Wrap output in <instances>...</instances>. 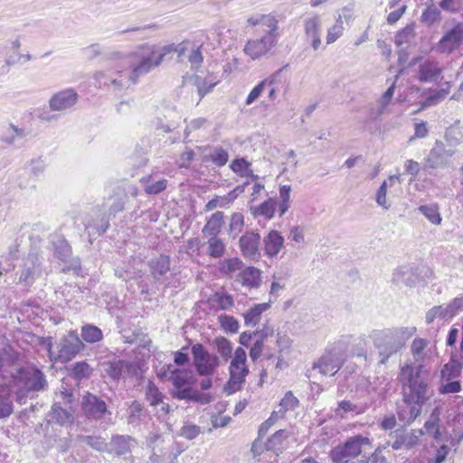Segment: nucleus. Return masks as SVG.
Returning a JSON list of instances; mask_svg holds the SVG:
<instances>
[{"label": "nucleus", "mask_w": 463, "mask_h": 463, "mask_svg": "<svg viewBox=\"0 0 463 463\" xmlns=\"http://www.w3.org/2000/svg\"><path fill=\"white\" fill-rule=\"evenodd\" d=\"M416 333L414 326H399L372 330L368 337L377 351L379 364H386L388 360L400 353L407 341Z\"/></svg>", "instance_id": "f257e3e1"}, {"label": "nucleus", "mask_w": 463, "mask_h": 463, "mask_svg": "<svg viewBox=\"0 0 463 463\" xmlns=\"http://www.w3.org/2000/svg\"><path fill=\"white\" fill-rule=\"evenodd\" d=\"M423 365L405 364L401 369V375L405 378L408 392L404 391V402L407 405H424L431 395L428 383L422 376Z\"/></svg>", "instance_id": "f03ea898"}, {"label": "nucleus", "mask_w": 463, "mask_h": 463, "mask_svg": "<svg viewBox=\"0 0 463 463\" xmlns=\"http://www.w3.org/2000/svg\"><path fill=\"white\" fill-rule=\"evenodd\" d=\"M42 344L45 345L51 361L66 364L78 354L84 351L86 346L76 330H70L56 343L52 344V337H43Z\"/></svg>", "instance_id": "7ed1b4c3"}, {"label": "nucleus", "mask_w": 463, "mask_h": 463, "mask_svg": "<svg viewBox=\"0 0 463 463\" xmlns=\"http://www.w3.org/2000/svg\"><path fill=\"white\" fill-rule=\"evenodd\" d=\"M13 378L14 383L23 388L17 394L19 403L23 402L25 393L43 392L49 386L45 373L33 362H26L19 366Z\"/></svg>", "instance_id": "20e7f679"}, {"label": "nucleus", "mask_w": 463, "mask_h": 463, "mask_svg": "<svg viewBox=\"0 0 463 463\" xmlns=\"http://www.w3.org/2000/svg\"><path fill=\"white\" fill-rule=\"evenodd\" d=\"M174 389L171 394L177 400H184L186 402H201L207 404L211 402L209 394L202 393L197 390L193 389L192 385L194 383L193 373L189 369H173L169 376Z\"/></svg>", "instance_id": "39448f33"}, {"label": "nucleus", "mask_w": 463, "mask_h": 463, "mask_svg": "<svg viewBox=\"0 0 463 463\" xmlns=\"http://www.w3.org/2000/svg\"><path fill=\"white\" fill-rule=\"evenodd\" d=\"M164 60V54L155 52L150 46H145L135 52L130 61V78L135 84L137 79L157 67Z\"/></svg>", "instance_id": "423d86ee"}, {"label": "nucleus", "mask_w": 463, "mask_h": 463, "mask_svg": "<svg viewBox=\"0 0 463 463\" xmlns=\"http://www.w3.org/2000/svg\"><path fill=\"white\" fill-rule=\"evenodd\" d=\"M345 348L342 344H335L326 349L325 354L316 362L312 369H318L324 375H335L345 361Z\"/></svg>", "instance_id": "0eeeda50"}, {"label": "nucleus", "mask_w": 463, "mask_h": 463, "mask_svg": "<svg viewBox=\"0 0 463 463\" xmlns=\"http://www.w3.org/2000/svg\"><path fill=\"white\" fill-rule=\"evenodd\" d=\"M191 352L194 359V366L201 376L213 375L219 366L220 360L215 354H211L201 343L192 345Z\"/></svg>", "instance_id": "6e6552de"}, {"label": "nucleus", "mask_w": 463, "mask_h": 463, "mask_svg": "<svg viewBox=\"0 0 463 463\" xmlns=\"http://www.w3.org/2000/svg\"><path fill=\"white\" fill-rule=\"evenodd\" d=\"M84 232L90 244L103 235L110 226L109 217L99 208L92 209L83 220Z\"/></svg>", "instance_id": "1a4fd4ad"}, {"label": "nucleus", "mask_w": 463, "mask_h": 463, "mask_svg": "<svg viewBox=\"0 0 463 463\" xmlns=\"http://www.w3.org/2000/svg\"><path fill=\"white\" fill-rule=\"evenodd\" d=\"M367 442V438L361 436L352 437L343 445L333 449L330 452V457L335 463H347L350 458H354L361 453L362 445Z\"/></svg>", "instance_id": "9d476101"}, {"label": "nucleus", "mask_w": 463, "mask_h": 463, "mask_svg": "<svg viewBox=\"0 0 463 463\" xmlns=\"http://www.w3.org/2000/svg\"><path fill=\"white\" fill-rule=\"evenodd\" d=\"M463 310V298L457 297L447 306H434L426 313V323H433L436 318L449 321Z\"/></svg>", "instance_id": "9b49d317"}, {"label": "nucleus", "mask_w": 463, "mask_h": 463, "mask_svg": "<svg viewBox=\"0 0 463 463\" xmlns=\"http://www.w3.org/2000/svg\"><path fill=\"white\" fill-rule=\"evenodd\" d=\"M54 256L68 266L62 269V272L73 270L78 272L80 270V260L79 258L72 257V250L67 240L63 236H58L53 241Z\"/></svg>", "instance_id": "f8f14e48"}, {"label": "nucleus", "mask_w": 463, "mask_h": 463, "mask_svg": "<svg viewBox=\"0 0 463 463\" xmlns=\"http://www.w3.org/2000/svg\"><path fill=\"white\" fill-rule=\"evenodd\" d=\"M43 274V265L37 255H29L19 271L18 283L31 287Z\"/></svg>", "instance_id": "ddd939ff"}, {"label": "nucleus", "mask_w": 463, "mask_h": 463, "mask_svg": "<svg viewBox=\"0 0 463 463\" xmlns=\"http://www.w3.org/2000/svg\"><path fill=\"white\" fill-rule=\"evenodd\" d=\"M423 434L421 430L397 429L390 433V437L393 439L389 443L393 450L404 449H411L420 442V437Z\"/></svg>", "instance_id": "4468645a"}, {"label": "nucleus", "mask_w": 463, "mask_h": 463, "mask_svg": "<svg viewBox=\"0 0 463 463\" xmlns=\"http://www.w3.org/2000/svg\"><path fill=\"white\" fill-rule=\"evenodd\" d=\"M260 234L258 232H246L239 240L242 256L251 261H259L261 258Z\"/></svg>", "instance_id": "2eb2a0df"}, {"label": "nucleus", "mask_w": 463, "mask_h": 463, "mask_svg": "<svg viewBox=\"0 0 463 463\" xmlns=\"http://www.w3.org/2000/svg\"><path fill=\"white\" fill-rule=\"evenodd\" d=\"M423 272L427 276L430 271L424 266H402L393 271L392 280L397 286L404 285L412 288L420 281V274Z\"/></svg>", "instance_id": "dca6fc26"}, {"label": "nucleus", "mask_w": 463, "mask_h": 463, "mask_svg": "<svg viewBox=\"0 0 463 463\" xmlns=\"http://www.w3.org/2000/svg\"><path fill=\"white\" fill-rule=\"evenodd\" d=\"M278 43L276 36L264 34L260 39L249 40L244 47V52L252 60L266 56Z\"/></svg>", "instance_id": "f3484780"}, {"label": "nucleus", "mask_w": 463, "mask_h": 463, "mask_svg": "<svg viewBox=\"0 0 463 463\" xmlns=\"http://www.w3.org/2000/svg\"><path fill=\"white\" fill-rule=\"evenodd\" d=\"M79 95L72 88L55 92L48 101L51 111L64 112L71 109L78 102Z\"/></svg>", "instance_id": "a211bd4d"}, {"label": "nucleus", "mask_w": 463, "mask_h": 463, "mask_svg": "<svg viewBox=\"0 0 463 463\" xmlns=\"http://www.w3.org/2000/svg\"><path fill=\"white\" fill-rule=\"evenodd\" d=\"M463 41V23H458L448 30L437 44V52L449 54L457 50Z\"/></svg>", "instance_id": "6ab92c4d"}, {"label": "nucleus", "mask_w": 463, "mask_h": 463, "mask_svg": "<svg viewBox=\"0 0 463 463\" xmlns=\"http://www.w3.org/2000/svg\"><path fill=\"white\" fill-rule=\"evenodd\" d=\"M305 39L314 51L321 46L322 20L318 14L307 17L303 21Z\"/></svg>", "instance_id": "aec40b11"}, {"label": "nucleus", "mask_w": 463, "mask_h": 463, "mask_svg": "<svg viewBox=\"0 0 463 463\" xmlns=\"http://www.w3.org/2000/svg\"><path fill=\"white\" fill-rule=\"evenodd\" d=\"M99 367L101 375L104 378H108L114 383H118L124 378L125 373L129 371L131 364L126 360L114 359L100 363Z\"/></svg>", "instance_id": "412c9836"}, {"label": "nucleus", "mask_w": 463, "mask_h": 463, "mask_svg": "<svg viewBox=\"0 0 463 463\" xmlns=\"http://www.w3.org/2000/svg\"><path fill=\"white\" fill-rule=\"evenodd\" d=\"M455 154V150L446 149L441 141H436L435 146L430 151L425 159L424 168L435 169L449 163V159Z\"/></svg>", "instance_id": "4be33fe9"}, {"label": "nucleus", "mask_w": 463, "mask_h": 463, "mask_svg": "<svg viewBox=\"0 0 463 463\" xmlns=\"http://www.w3.org/2000/svg\"><path fill=\"white\" fill-rule=\"evenodd\" d=\"M202 152V162L212 163L217 167L224 166L229 160V153L220 146H203L198 147Z\"/></svg>", "instance_id": "5701e85b"}, {"label": "nucleus", "mask_w": 463, "mask_h": 463, "mask_svg": "<svg viewBox=\"0 0 463 463\" xmlns=\"http://www.w3.org/2000/svg\"><path fill=\"white\" fill-rule=\"evenodd\" d=\"M442 78V68L433 60H425L418 68V80L420 82H437Z\"/></svg>", "instance_id": "b1692460"}, {"label": "nucleus", "mask_w": 463, "mask_h": 463, "mask_svg": "<svg viewBox=\"0 0 463 463\" xmlns=\"http://www.w3.org/2000/svg\"><path fill=\"white\" fill-rule=\"evenodd\" d=\"M249 373V369L246 365L241 364H230V379L224 385V392L228 394H232L241 388V385L245 382V377Z\"/></svg>", "instance_id": "393cba45"}, {"label": "nucleus", "mask_w": 463, "mask_h": 463, "mask_svg": "<svg viewBox=\"0 0 463 463\" xmlns=\"http://www.w3.org/2000/svg\"><path fill=\"white\" fill-rule=\"evenodd\" d=\"M288 438V432L286 430H279L266 442H262L264 451H270L279 456L287 449Z\"/></svg>", "instance_id": "a878e982"}, {"label": "nucleus", "mask_w": 463, "mask_h": 463, "mask_svg": "<svg viewBox=\"0 0 463 463\" xmlns=\"http://www.w3.org/2000/svg\"><path fill=\"white\" fill-rule=\"evenodd\" d=\"M147 265L154 279L159 280L170 270V257L168 255L161 254L159 256L151 258L148 260Z\"/></svg>", "instance_id": "bb28decb"}, {"label": "nucleus", "mask_w": 463, "mask_h": 463, "mask_svg": "<svg viewBox=\"0 0 463 463\" xmlns=\"http://www.w3.org/2000/svg\"><path fill=\"white\" fill-rule=\"evenodd\" d=\"M263 243L265 254L273 258L283 247L284 238L278 231L272 230L264 237Z\"/></svg>", "instance_id": "cd10ccee"}, {"label": "nucleus", "mask_w": 463, "mask_h": 463, "mask_svg": "<svg viewBox=\"0 0 463 463\" xmlns=\"http://www.w3.org/2000/svg\"><path fill=\"white\" fill-rule=\"evenodd\" d=\"M117 74L118 77L116 78H108L106 77L105 72L97 71L94 75L95 79L101 83L102 79H105L103 84L108 85L109 81L116 90H123L129 87L130 83H132V78H130V73H126L122 71H118Z\"/></svg>", "instance_id": "c85d7f7f"}, {"label": "nucleus", "mask_w": 463, "mask_h": 463, "mask_svg": "<svg viewBox=\"0 0 463 463\" xmlns=\"http://www.w3.org/2000/svg\"><path fill=\"white\" fill-rule=\"evenodd\" d=\"M29 132L24 128H20L13 123H9L4 128L0 135V140L8 146H14L17 140L24 138L28 136Z\"/></svg>", "instance_id": "c756f323"}, {"label": "nucleus", "mask_w": 463, "mask_h": 463, "mask_svg": "<svg viewBox=\"0 0 463 463\" xmlns=\"http://www.w3.org/2000/svg\"><path fill=\"white\" fill-rule=\"evenodd\" d=\"M463 364L457 354H451L449 362L445 364L440 371L441 379L452 380L460 376Z\"/></svg>", "instance_id": "7c9ffc66"}, {"label": "nucleus", "mask_w": 463, "mask_h": 463, "mask_svg": "<svg viewBox=\"0 0 463 463\" xmlns=\"http://www.w3.org/2000/svg\"><path fill=\"white\" fill-rule=\"evenodd\" d=\"M277 412H273L271 416L264 421L259 428L258 437L252 443L250 451L254 457L260 456L264 452V447L262 444V438L269 431V428L274 424L276 420Z\"/></svg>", "instance_id": "2f4dec72"}, {"label": "nucleus", "mask_w": 463, "mask_h": 463, "mask_svg": "<svg viewBox=\"0 0 463 463\" xmlns=\"http://www.w3.org/2000/svg\"><path fill=\"white\" fill-rule=\"evenodd\" d=\"M178 453H173L165 446H154L147 463H178Z\"/></svg>", "instance_id": "473e14b6"}, {"label": "nucleus", "mask_w": 463, "mask_h": 463, "mask_svg": "<svg viewBox=\"0 0 463 463\" xmlns=\"http://www.w3.org/2000/svg\"><path fill=\"white\" fill-rule=\"evenodd\" d=\"M271 300L266 303L255 304L248 309L244 314V323L248 326H255L260 320L263 312L270 307Z\"/></svg>", "instance_id": "72a5a7b5"}, {"label": "nucleus", "mask_w": 463, "mask_h": 463, "mask_svg": "<svg viewBox=\"0 0 463 463\" xmlns=\"http://www.w3.org/2000/svg\"><path fill=\"white\" fill-rule=\"evenodd\" d=\"M239 277L243 286L257 288L261 281V271L255 267L250 266L242 269Z\"/></svg>", "instance_id": "f704fd0d"}, {"label": "nucleus", "mask_w": 463, "mask_h": 463, "mask_svg": "<svg viewBox=\"0 0 463 463\" xmlns=\"http://www.w3.org/2000/svg\"><path fill=\"white\" fill-rule=\"evenodd\" d=\"M135 440L130 436L118 435L111 439L110 446L118 456H123L131 451Z\"/></svg>", "instance_id": "c9c22d12"}, {"label": "nucleus", "mask_w": 463, "mask_h": 463, "mask_svg": "<svg viewBox=\"0 0 463 463\" xmlns=\"http://www.w3.org/2000/svg\"><path fill=\"white\" fill-rule=\"evenodd\" d=\"M80 339L87 344H96L103 339L102 330L92 324L83 325L80 328Z\"/></svg>", "instance_id": "e433bc0d"}, {"label": "nucleus", "mask_w": 463, "mask_h": 463, "mask_svg": "<svg viewBox=\"0 0 463 463\" xmlns=\"http://www.w3.org/2000/svg\"><path fill=\"white\" fill-rule=\"evenodd\" d=\"M224 224V214L222 212H216L213 213L210 219L203 226L202 232L209 236H216L221 232L222 227Z\"/></svg>", "instance_id": "4c0bfd02"}, {"label": "nucleus", "mask_w": 463, "mask_h": 463, "mask_svg": "<svg viewBox=\"0 0 463 463\" xmlns=\"http://www.w3.org/2000/svg\"><path fill=\"white\" fill-rule=\"evenodd\" d=\"M209 303L215 310H228L233 304V298L227 292H215L209 298Z\"/></svg>", "instance_id": "58836bf2"}, {"label": "nucleus", "mask_w": 463, "mask_h": 463, "mask_svg": "<svg viewBox=\"0 0 463 463\" xmlns=\"http://www.w3.org/2000/svg\"><path fill=\"white\" fill-rule=\"evenodd\" d=\"M250 163L244 157L235 158L230 165V168L236 174H239L242 177H250V182L257 181L259 176L253 174V171L250 168Z\"/></svg>", "instance_id": "ea45409f"}, {"label": "nucleus", "mask_w": 463, "mask_h": 463, "mask_svg": "<svg viewBox=\"0 0 463 463\" xmlns=\"http://www.w3.org/2000/svg\"><path fill=\"white\" fill-rule=\"evenodd\" d=\"M72 407H52L49 416L51 420H54L61 425L71 424L74 420Z\"/></svg>", "instance_id": "a19ab883"}, {"label": "nucleus", "mask_w": 463, "mask_h": 463, "mask_svg": "<svg viewBox=\"0 0 463 463\" xmlns=\"http://www.w3.org/2000/svg\"><path fill=\"white\" fill-rule=\"evenodd\" d=\"M113 203L109 207V214L115 216L122 212L127 203V193L121 186H118L111 196Z\"/></svg>", "instance_id": "79ce46f5"}, {"label": "nucleus", "mask_w": 463, "mask_h": 463, "mask_svg": "<svg viewBox=\"0 0 463 463\" xmlns=\"http://www.w3.org/2000/svg\"><path fill=\"white\" fill-rule=\"evenodd\" d=\"M69 375L77 381L89 379L93 373V369L86 361L76 362L69 369Z\"/></svg>", "instance_id": "37998d69"}, {"label": "nucleus", "mask_w": 463, "mask_h": 463, "mask_svg": "<svg viewBox=\"0 0 463 463\" xmlns=\"http://www.w3.org/2000/svg\"><path fill=\"white\" fill-rule=\"evenodd\" d=\"M275 209H276V201L269 198L263 203H261L260 205L257 206H250V213L255 217L257 216H263L266 219H271L273 218L275 214Z\"/></svg>", "instance_id": "c03bdc74"}, {"label": "nucleus", "mask_w": 463, "mask_h": 463, "mask_svg": "<svg viewBox=\"0 0 463 463\" xmlns=\"http://www.w3.org/2000/svg\"><path fill=\"white\" fill-rule=\"evenodd\" d=\"M448 93V90L445 89L431 90L430 94L427 97H425L424 99L419 102L420 110H423L427 108L438 105L441 100H443L446 98Z\"/></svg>", "instance_id": "a18cd8bd"}, {"label": "nucleus", "mask_w": 463, "mask_h": 463, "mask_svg": "<svg viewBox=\"0 0 463 463\" xmlns=\"http://www.w3.org/2000/svg\"><path fill=\"white\" fill-rule=\"evenodd\" d=\"M445 139L450 146H456L461 142L463 139V132L459 120H457L446 129Z\"/></svg>", "instance_id": "49530a36"}, {"label": "nucleus", "mask_w": 463, "mask_h": 463, "mask_svg": "<svg viewBox=\"0 0 463 463\" xmlns=\"http://www.w3.org/2000/svg\"><path fill=\"white\" fill-rule=\"evenodd\" d=\"M418 211L423 214L432 224L439 225L442 218L436 203L422 204L418 207Z\"/></svg>", "instance_id": "de8ad7c7"}, {"label": "nucleus", "mask_w": 463, "mask_h": 463, "mask_svg": "<svg viewBox=\"0 0 463 463\" xmlns=\"http://www.w3.org/2000/svg\"><path fill=\"white\" fill-rule=\"evenodd\" d=\"M76 440L80 443H86L90 448L99 452L107 450L108 444L105 439L100 436L78 435Z\"/></svg>", "instance_id": "09e8293b"}, {"label": "nucleus", "mask_w": 463, "mask_h": 463, "mask_svg": "<svg viewBox=\"0 0 463 463\" xmlns=\"http://www.w3.org/2000/svg\"><path fill=\"white\" fill-rule=\"evenodd\" d=\"M420 409L421 407H399L398 419L403 425L410 424L420 415Z\"/></svg>", "instance_id": "8fccbe9b"}, {"label": "nucleus", "mask_w": 463, "mask_h": 463, "mask_svg": "<svg viewBox=\"0 0 463 463\" xmlns=\"http://www.w3.org/2000/svg\"><path fill=\"white\" fill-rule=\"evenodd\" d=\"M225 245L223 241L216 236H211L208 240V254L210 257L218 259L223 256Z\"/></svg>", "instance_id": "3c124183"}, {"label": "nucleus", "mask_w": 463, "mask_h": 463, "mask_svg": "<svg viewBox=\"0 0 463 463\" xmlns=\"http://www.w3.org/2000/svg\"><path fill=\"white\" fill-rule=\"evenodd\" d=\"M439 408L435 407L434 411H432L430 418L429 420H427L424 423V428L426 431L432 435L436 439H439L440 432L439 430Z\"/></svg>", "instance_id": "603ef678"}, {"label": "nucleus", "mask_w": 463, "mask_h": 463, "mask_svg": "<svg viewBox=\"0 0 463 463\" xmlns=\"http://www.w3.org/2000/svg\"><path fill=\"white\" fill-rule=\"evenodd\" d=\"M244 226V217L241 213H234L231 216L229 233L234 239L241 232Z\"/></svg>", "instance_id": "864d4df0"}, {"label": "nucleus", "mask_w": 463, "mask_h": 463, "mask_svg": "<svg viewBox=\"0 0 463 463\" xmlns=\"http://www.w3.org/2000/svg\"><path fill=\"white\" fill-rule=\"evenodd\" d=\"M440 10L434 5H429L421 14V21L429 26L440 20Z\"/></svg>", "instance_id": "5fc2aeb1"}, {"label": "nucleus", "mask_w": 463, "mask_h": 463, "mask_svg": "<svg viewBox=\"0 0 463 463\" xmlns=\"http://www.w3.org/2000/svg\"><path fill=\"white\" fill-rule=\"evenodd\" d=\"M260 22H261V25L267 28L265 34H271L272 36H276L277 39L279 38V33H277L279 22L274 15L263 14L260 18Z\"/></svg>", "instance_id": "6e6d98bb"}, {"label": "nucleus", "mask_w": 463, "mask_h": 463, "mask_svg": "<svg viewBox=\"0 0 463 463\" xmlns=\"http://www.w3.org/2000/svg\"><path fill=\"white\" fill-rule=\"evenodd\" d=\"M250 184V181H246L242 184L237 185L233 190L230 191L225 196L222 197L220 207H226L232 203L240 194L245 192L246 186Z\"/></svg>", "instance_id": "4d7b16f0"}, {"label": "nucleus", "mask_w": 463, "mask_h": 463, "mask_svg": "<svg viewBox=\"0 0 463 463\" xmlns=\"http://www.w3.org/2000/svg\"><path fill=\"white\" fill-rule=\"evenodd\" d=\"M217 81L209 80L207 78L196 77L195 86L197 88L200 99L212 91Z\"/></svg>", "instance_id": "13d9d810"}, {"label": "nucleus", "mask_w": 463, "mask_h": 463, "mask_svg": "<svg viewBox=\"0 0 463 463\" xmlns=\"http://www.w3.org/2000/svg\"><path fill=\"white\" fill-rule=\"evenodd\" d=\"M221 326L227 332L235 334L238 332L240 325L236 318L229 315H221L218 317Z\"/></svg>", "instance_id": "bf43d9fd"}, {"label": "nucleus", "mask_w": 463, "mask_h": 463, "mask_svg": "<svg viewBox=\"0 0 463 463\" xmlns=\"http://www.w3.org/2000/svg\"><path fill=\"white\" fill-rule=\"evenodd\" d=\"M343 22L341 16H339L336 23L327 30L326 44L335 43L343 34Z\"/></svg>", "instance_id": "052dcab7"}, {"label": "nucleus", "mask_w": 463, "mask_h": 463, "mask_svg": "<svg viewBox=\"0 0 463 463\" xmlns=\"http://www.w3.org/2000/svg\"><path fill=\"white\" fill-rule=\"evenodd\" d=\"M219 354L224 358L228 359L231 357L232 352V346L231 342L225 337H217L214 340Z\"/></svg>", "instance_id": "680f3d73"}, {"label": "nucleus", "mask_w": 463, "mask_h": 463, "mask_svg": "<svg viewBox=\"0 0 463 463\" xmlns=\"http://www.w3.org/2000/svg\"><path fill=\"white\" fill-rule=\"evenodd\" d=\"M414 32L412 26H406L397 33L395 35V43L398 46L402 45L405 43H409L413 37Z\"/></svg>", "instance_id": "e2e57ef3"}, {"label": "nucleus", "mask_w": 463, "mask_h": 463, "mask_svg": "<svg viewBox=\"0 0 463 463\" xmlns=\"http://www.w3.org/2000/svg\"><path fill=\"white\" fill-rule=\"evenodd\" d=\"M462 5V0H441L439 8L449 13H457Z\"/></svg>", "instance_id": "0e129e2a"}, {"label": "nucleus", "mask_w": 463, "mask_h": 463, "mask_svg": "<svg viewBox=\"0 0 463 463\" xmlns=\"http://www.w3.org/2000/svg\"><path fill=\"white\" fill-rule=\"evenodd\" d=\"M440 393H457L461 390V384L459 381H446L439 386Z\"/></svg>", "instance_id": "69168bd1"}, {"label": "nucleus", "mask_w": 463, "mask_h": 463, "mask_svg": "<svg viewBox=\"0 0 463 463\" xmlns=\"http://www.w3.org/2000/svg\"><path fill=\"white\" fill-rule=\"evenodd\" d=\"M265 88L266 87L264 82H259L249 93L248 97L246 98L245 104L250 105L256 101L260 97Z\"/></svg>", "instance_id": "338daca9"}, {"label": "nucleus", "mask_w": 463, "mask_h": 463, "mask_svg": "<svg viewBox=\"0 0 463 463\" xmlns=\"http://www.w3.org/2000/svg\"><path fill=\"white\" fill-rule=\"evenodd\" d=\"M146 396L150 401L149 405H158L159 403L163 402L162 394L154 384H149L146 391Z\"/></svg>", "instance_id": "774afa93"}]
</instances>
